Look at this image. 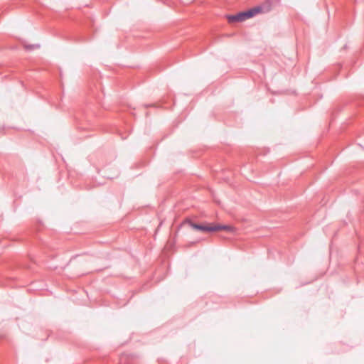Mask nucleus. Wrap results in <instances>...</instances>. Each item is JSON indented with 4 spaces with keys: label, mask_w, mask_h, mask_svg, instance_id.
<instances>
[{
    "label": "nucleus",
    "mask_w": 364,
    "mask_h": 364,
    "mask_svg": "<svg viewBox=\"0 0 364 364\" xmlns=\"http://www.w3.org/2000/svg\"><path fill=\"white\" fill-rule=\"evenodd\" d=\"M213 232L218 230H226L228 232H232L234 228L230 225H213Z\"/></svg>",
    "instance_id": "39448f33"
},
{
    "label": "nucleus",
    "mask_w": 364,
    "mask_h": 364,
    "mask_svg": "<svg viewBox=\"0 0 364 364\" xmlns=\"http://www.w3.org/2000/svg\"><path fill=\"white\" fill-rule=\"evenodd\" d=\"M191 226L198 230L203 231V232H213V225H203L200 224H196L193 223H190Z\"/></svg>",
    "instance_id": "f257e3e1"
},
{
    "label": "nucleus",
    "mask_w": 364,
    "mask_h": 364,
    "mask_svg": "<svg viewBox=\"0 0 364 364\" xmlns=\"http://www.w3.org/2000/svg\"><path fill=\"white\" fill-rule=\"evenodd\" d=\"M259 13H260V8H257V6L242 12L245 20L252 18Z\"/></svg>",
    "instance_id": "7ed1b4c3"
},
{
    "label": "nucleus",
    "mask_w": 364,
    "mask_h": 364,
    "mask_svg": "<svg viewBox=\"0 0 364 364\" xmlns=\"http://www.w3.org/2000/svg\"><path fill=\"white\" fill-rule=\"evenodd\" d=\"M126 360H127V356H125V355H122V356L120 358V364H125Z\"/></svg>",
    "instance_id": "0eeeda50"
},
{
    "label": "nucleus",
    "mask_w": 364,
    "mask_h": 364,
    "mask_svg": "<svg viewBox=\"0 0 364 364\" xmlns=\"http://www.w3.org/2000/svg\"><path fill=\"white\" fill-rule=\"evenodd\" d=\"M24 48L28 50H31L35 48H39V45L38 44H33V45H24Z\"/></svg>",
    "instance_id": "423d86ee"
},
{
    "label": "nucleus",
    "mask_w": 364,
    "mask_h": 364,
    "mask_svg": "<svg viewBox=\"0 0 364 364\" xmlns=\"http://www.w3.org/2000/svg\"><path fill=\"white\" fill-rule=\"evenodd\" d=\"M228 21L230 23L235 22H242L245 20L242 12H240L235 15H230L227 16Z\"/></svg>",
    "instance_id": "f03ea898"
},
{
    "label": "nucleus",
    "mask_w": 364,
    "mask_h": 364,
    "mask_svg": "<svg viewBox=\"0 0 364 364\" xmlns=\"http://www.w3.org/2000/svg\"><path fill=\"white\" fill-rule=\"evenodd\" d=\"M257 8H260V13L269 12L272 9V0H267L263 4L257 6Z\"/></svg>",
    "instance_id": "20e7f679"
}]
</instances>
